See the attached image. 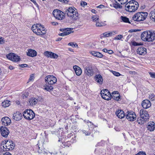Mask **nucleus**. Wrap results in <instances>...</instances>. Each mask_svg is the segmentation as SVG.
I'll list each match as a JSON object with an SVG mask.
<instances>
[{"mask_svg": "<svg viewBox=\"0 0 155 155\" xmlns=\"http://www.w3.org/2000/svg\"><path fill=\"white\" fill-rule=\"evenodd\" d=\"M150 31L151 33L150 35L149 36H150V38L151 39V40H150V41H148V42H152L155 40V31L152 30Z\"/></svg>", "mask_w": 155, "mask_h": 155, "instance_id": "28", "label": "nucleus"}, {"mask_svg": "<svg viewBox=\"0 0 155 155\" xmlns=\"http://www.w3.org/2000/svg\"><path fill=\"white\" fill-rule=\"evenodd\" d=\"M104 6L103 5H101L97 6V8H103L104 7Z\"/></svg>", "mask_w": 155, "mask_h": 155, "instance_id": "57", "label": "nucleus"}, {"mask_svg": "<svg viewBox=\"0 0 155 155\" xmlns=\"http://www.w3.org/2000/svg\"><path fill=\"white\" fill-rule=\"evenodd\" d=\"M51 84H46L44 86V89L48 91H50L53 89V87L51 85Z\"/></svg>", "mask_w": 155, "mask_h": 155, "instance_id": "29", "label": "nucleus"}, {"mask_svg": "<svg viewBox=\"0 0 155 155\" xmlns=\"http://www.w3.org/2000/svg\"><path fill=\"white\" fill-rule=\"evenodd\" d=\"M147 49L145 48L140 47H139L137 50V53L140 55H144L147 53Z\"/></svg>", "mask_w": 155, "mask_h": 155, "instance_id": "16", "label": "nucleus"}, {"mask_svg": "<svg viewBox=\"0 0 155 155\" xmlns=\"http://www.w3.org/2000/svg\"><path fill=\"white\" fill-rule=\"evenodd\" d=\"M149 16L151 19L155 21V10L150 12Z\"/></svg>", "mask_w": 155, "mask_h": 155, "instance_id": "32", "label": "nucleus"}, {"mask_svg": "<svg viewBox=\"0 0 155 155\" xmlns=\"http://www.w3.org/2000/svg\"><path fill=\"white\" fill-rule=\"evenodd\" d=\"M127 114L126 115V118L129 121H133L135 120L136 115L135 113L132 111H127Z\"/></svg>", "mask_w": 155, "mask_h": 155, "instance_id": "12", "label": "nucleus"}, {"mask_svg": "<svg viewBox=\"0 0 155 155\" xmlns=\"http://www.w3.org/2000/svg\"><path fill=\"white\" fill-rule=\"evenodd\" d=\"M117 32L116 31H107L103 33L102 35L104 37H108L117 34Z\"/></svg>", "mask_w": 155, "mask_h": 155, "instance_id": "21", "label": "nucleus"}, {"mask_svg": "<svg viewBox=\"0 0 155 155\" xmlns=\"http://www.w3.org/2000/svg\"><path fill=\"white\" fill-rule=\"evenodd\" d=\"M90 53L93 56L97 58H101L103 56V55L99 52H96L94 51H90Z\"/></svg>", "mask_w": 155, "mask_h": 155, "instance_id": "27", "label": "nucleus"}, {"mask_svg": "<svg viewBox=\"0 0 155 155\" xmlns=\"http://www.w3.org/2000/svg\"><path fill=\"white\" fill-rule=\"evenodd\" d=\"M2 124L7 126L10 124L11 120L10 119L7 117H5L1 119Z\"/></svg>", "mask_w": 155, "mask_h": 155, "instance_id": "17", "label": "nucleus"}, {"mask_svg": "<svg viewBox=\"0 0 155 155\" xmlns=\"http://www.w3.org/2000/svg\"><path fill=\"white\" fill-rule=\"evenodd\" d=\"M91 12L93 13H96V11L94 9H92L91 10Z\"/></svg>", "mask_w": 155, "mask_h": 155, "instance_id": "61", "label": "nucleus"}, {"mask_svg": "<svg viewBox=\"0 0 155 155\" xmlns=\"http://www.w3.org/2000/svg\"><path fill=\"white\" fill-rule=\"evenodd\" d=\"M50 54H51L50 57V58H51L56 59L58 57V55L57 54L52 52H51V53H50Z\"/></svg>", "mask_w": 155, "mask_h": 155, "instance_id": "39", "label": "nucleus"}, {"mask_svg": "<svg viewBox=\"0 0 155 155\" xmlns=\"http://www.w3.org/2000/svg\"><path fill=\"white\" fill-rule=\"evenodd\" d=\"M22 117V114L19 111H17L13 114V119L16 120H19Z\"/></svg>", "mask_w": 155, "mask_h": 155, "instance_id": "19", "label": "nucleus"}, {"mask_svg": "<svg viewBox=\"0 0 155 155\" xmlns=\"http://www.w3.org/2000/svg\"><path fill=\"white\" fill-rule=\"evenodd\" d=\"M103 23L101 22H99V21L98 22H96V25L97 27H101L103 26Z\"/></svg>", "mask_w": 155, "mask_h": 155, "instance_id": "44", "label": "nucleus"}, {"mask_svg": "<svg viewBox=\"0 0 155 155\" xmlns=\"http://www.w3.org/2000/svg\"><path fill=\"white\" fill-rule=\"evenodd\" d=\"M139 7L138 3L135 1H131L126 4L125 8L126 10L130 12H135Z\"/></svg>", "mask_w": 155, "mask_h": 155, "instance_id": "3", "label": "nucleus"}, {"mask_svg": "<svg viewBox=\"0 0 155 155\" xmlns=\"http://www.w3.org/2000/svg\"><path fill=\"white\" fill-rule=\"evenodd\" d=\"M65 12H63L59 9H55L53 12V15L57 19L62 20L64 18Z\"/></svg>", "mask_w": 155, "mask_h": 155, "instance_id": "7", "label": "nucleus"}, {"mask_svg": "<svg viewBox=\"0 0 155 155\" xmlns=\"http://www.w3.org/2000/svg\"><path fill=\"white\" fill-rule=\"evenodd\" d=\"M112 73L114 75L116 76H119L120 75V74L118 72L115 71H113Z\"/></svg>", "mask_w": 155, "mask_h": 155, "instance_id": "47", "label": "nucleus"}, {"mask_svg": "<svg viewBox=\"0 0 155 155\" xmlns=\"http://www.w3.org/2000/svg\"><path fill=\"white\" fill-rule=\"evenodd\" d=\"M149 74L150 76L152 78H155V73H152L150 72L149 73Z\"/></svg>", "mask_w": 155, "mask_h": 155, "instance_id": "53", "label": "nucleus"}, {"mask_svg": "<svg viewBox=\"0 0 155 155\" xmlns=\"http://www.w3.org/2000/svg\"><path fill=\"white\" fill-rule=\"evenodd\" d=\"M14 56L15 57L12 58V61L15 62H17L19 61L20 58L19 56L16 55L15 54Z\"/></svg>", "mask_w": 155, "mask_h": 155, "instance_id": "37", "label": "nucleus"}, {"mask_svg": "<svg viewBox=\"0 0 155 155\" xmlns=\"http://www.w3.org/2000/svg\"><path fill=\"white\" fill-rule=\"evenodd\" d=\"M73 68L77 75L79 76L81 74L82 70L80 67L77 65H74Z\"/></svg>", "mask_w": 155, "mask_h": 155, "instance_id": "24", "label": "nucleus"}, {"mask_svg": "<svg viewBox=\"0 0 155 155\" xmlns=\"http://www.w3.org/2000/svg\"><path fill=\"white\" fill-rule=\"evenodd\" d=\"M115 3L119 4H126L128 0H114Z\"/></svg>", "mask_w": 155, "mask_h": 155, "instance_id": "33", "label": "nucleus"}, {"mask_svg": "<svg viewBox=\"0 0 155 155\" xmlns=\"http://www.w3.org/2000/svg\"><path fill=\"white\" fill-rule=\"evenodd\" d=\"M120 19L123 22H124L131 24V22L130 21L129 19L125 16H121L120 17Z\"/></svg>", "mask_w": 155, "mask_h": 155, "instance_id": "31", "label": "nucleus"}, {"mask_svg": "<svg viewBox=\"0 0 155 155\" xmlns=\"http://www.w3.org/2000/svg\"><path fill=\"white\" fill-rule=\"evenodd\" d=\"M149 98L151 101H153L155 100V95L154 94L152 93L150 94Z\"/></svg>", "mask_w": 155, "mask_h": 155, "instance_id": "38", "label": "nucleus"}, {"mask_svg": "<svg viewBox=\"0 0 155 155\" xmlns=\"http://www.w3.org/2000/svg\"><path fill=\"white\" fill-rule=\"evenodd\" d=\"M34 79V75L33 74H31L30 78L28 80V82H30L31 81H33Z\"/></svg>", "mask_w": 155, "mask_h": 155, "instance_id": "46", "label": "nucleus"}, {"mask_svg": "<svg viewBox=\"0 0 155 155\" xmlns=\"http://www.w3.org/2000/svg\"><path fill=\"white\" fill-rule=\"evenodd\" d=\"M64 12L65 14L71 19L76 20L78 18L77 10L74 7L68 8Z\"/></svg>", "mask_w": 155, "mask_h": 155, "instance_id": "2", "label": "nucleus"}, {"mask_svg": "<svg viewBox=\"0 0 155 155\" xmlns=\"http://www.w3.org/2000/svg\"><path fill=\"white\" fill-rule=\"evenodd\" d=\"M135 155H146V154L144 152L140 151Z\"/></svg>", "mask_w": 155, "mask_h": 155, "instance_id": "48", "label": "nucleus"}, {"mask_svg": "<svg viewBox=\"0 0 155 155\" xmlns=\"http://www.w3.org/2000/svg\"><path fill=\"white\" fill-rule=\"evenodd\" d=\"M140 117L137 118V122L139 124H143L144 122L147 121L149 119V115L147 112L144 109H141L140 111Z\"/></svg>", "mask_w": 155, "mask_h": 155, "instance_id": "4", "label": "nucleus"}, {"mask_svg": "<svg viewBox=\"0 0 155 155\" xmlns=\"http://www.w3.org/2000/svg\"><path fill=\"white\" fill-rule=\"evenodd\" d=\"M116 114L120 118H123L125 116V114L123 111L118 110L116 112Z\"/></svg>", "mask_w": 155, "mask_h": 155, "instance_id": "22", "label": "nucleus"}, {"mask_svg": "<svg viewBox=\"0 0 155 155\" xmlns=\"http://www.w3.org/2000/svg\"><path fill=\"white\" fill-rule=\"evenodd\" d=\"M5 146L3 147L5 149H8V150H12L14 148L15 143L12 140L5 141Z\"/></svg>", "mask_w": 155, "mask_h": 155, "instance_id": "13", "label": "nucleus"}, {"mask_svg": "<svg viewBox=\"0 0 155 155\" xmlns=\"http://www.w3.org/2000/svg\"><path fill=\"white\" fill-rule=\"evenodd\" d=\"M123 38V36L121 35H118L117 37L114 38V39L115 40H119Z\"/></svg>", "mask_w": 155, "mask_h": 155, "instance_id": "41", "label": "nucleus"}, {"mask_svg": "<svg viewBox=\"0 0 155 155\" xmlns=\"http://www.w3.org/2000/svg\"><path fill=\"white\" fill-rule=\"evenodd\" d=\"M50 53H51V52L50 51H45L44 52V55L47 56V57H50V55L51 54H50Z\"/></svg>", "mask_w": 155, "mask_h": 155, "instance_id": "42", "label": "nucleus"}, {"mask_svg": "<svg viewBox=\"0 0 155 155\" xmlns=\"http://www.w3.org/2000/svg\"><path fill=\"white\" fill-rule=\"evenodd\" d=\"M4 155H12V154L9 152H6L3 154Z\"/></svg>", "mask_w": 155, "mask_h": 155, "instance_id": "59", "label": "nucleus"}, {"mask_svg": "<svg viewBox=\"0 0 155 155\" xmlns=\"http://www.w3.org/2000/svg\"><path fill=\"white\" fill-rule=\"evenodd\" d=\"M27 55L31 57H34L37 55L36 51L31 49H29L28 51L27 52Z\"/></svg>", "mask_w": 155, "mask_h": 155, "instance_id": "25", "label": "nucleus"}, {"mask_svg": "<svg viewBox=\"0 0 155 155\" xmlns=\"http://www.w3.org/2000/svg\"><path fill=\"white\" fill-rule=\"evenodd\" d=\"M148 13L147 12H138L135 14L132 17L131 22L133 21H143L145 20L147 16Z\"/></svg>", "mask_w": 155, "mask_h": 155, "instance_id": "5", "label": "nucleus"}, {"mask_svg": "<svg viewBox=\"0 0 155 155\" xmlns=\"http://www.w3.org/2000/svg\"><path fill=\"white\" fill-rule=\"evenodd\" d=\"M82 132L83 133L85 134V135H89L91 134L90 132H88L85 130H83Z\"/></svg>", "mask_w": 155, "mask_h": 155, "instance_id": "50", "label": "nucleus"}, {"mask_svg": "<svg viewBox=\"0 0 155 155\" xmlns=\"http://www.w3.org/2000/svg\"><path fill=\"white\" fill-rule=\"evenodd\" d=\"M43 99L41 97H33L31 98L29 101L30 105L33 106L36 104L38 102H41Z\"/></svg>", "mask_w": 155, "mask_h": 155, "instance_id": "11", "label": "nucleus"}, {"mask_svg": "<svg viewBox=\"0 0 155 155\" xmlns=\"http://www.w3.org/2000/svg\"><path fill=\"white\" fill-rule=\"evenodd\" d=\"M10 101L8 100H4L2 103V105L4 107H8L10 104Z\"/></svg>", "mask_w": 155, "mask_h": 155, "instance_id": "30", "label": "nucleus"}, {"mask_svg": "<svg viewBox=\"0 0 155 155\" xmlns=\"http://www.w3.org/2000/svg\"><path fill=\"white\" fill-rule=\"evenodd\" d=\"M95 81L98 84H102L103 82V79L100 74H97L95 77Z\"/></svg>", "mask_w": 155, "mask_h": 155, "instance_id": "20", "label": "nucleus"}, {"mask_svg": "<svg viewBox=\"0 0 155 155\" xmlns=\"http://www.w3.org/2000/svg\"><path fill=\"white\" fill-rule=\"evenodd\" d=\"M141 105L143 108L147 109L151 106V103L149 100H145L142 101Z\"/></svg>", "mask_w": 155, "mask_h": 155, "instance_id": "18", "label": "nucleus"}, {"mask_svg": "<svg viewBox=\"0 0 155 155\" xmlns=\"http://www.w3.org/2000/svg\"><path fill=\"white\" fill-rule=\"evenodd\" d=\"M91 19L93 21H95V22L99 21V16L97 15H93Z\"/></svg>", "mask_w": 155, "mask_h": 155, "instance_id": "34", "label": "nucleus"}, {"mask_svg": "<svg viewBox=\"0 0 155 155\" xmlns=\"http://www.w3.org/2000/svg\"><path fill=\"white\" fill-rule=\"evenodd\" d=\"M58 1L64 2L65 4H67L69 2V0H58Z\"/></svg>", "mask_w": 155, "mask_h": 155, "instance_id": "52", "label": "nucleus"}, {"mask_svg": "<svg viewBox=\"0 0 155 155\" xmlns=\"http://www.w3.org/2000/svg\"><path fill=\"white\" fill-rule=\"evenodd\" d=\"M147 129L151 131H153L155 128V124L153 122H150L148 123Z\"/></svg>", "mask_w": 155, "mask_h": 155, "instance_id": "26", "label": "nucleus"}, {"mask_svg": "<svg viewBox=\"0 0 155 155\" xmlns=\"http://www.w3.org/2000/svg\"><path fill=\"white\" fill-rule=\"evenodd\" d=\"M132 44L134 46H138L139 45H140V44H138L135 41L133 42Z\"/></svg>", "mask_w": 155, "mask_h": 155, "instance_id": "55", "label": "nucleus"}, {"mask_svg": "<svg viewBox=\"0 0 155 155\" xmlns=\"http://www.w3.org/2000/svg\"><path fill=\"white\" fill-rule=\"evenodd\" d=\"M9 69H10V70H12L14 69L13 67L11 66H9Z\"/></svg>", "mask_w": 155, "mask_h": 155, "instance_id": "63", "label": "nucleus"}, {"mask_svg": "<svg viewBox=\"0 0 155 155\" xmlns=\"http://www.w3.org/2000/svg\"><path fill=\"white\" fill-rule=\"evenodd\" d=\"M120 5V4H119L116 3L113 4V7L116 8H122V6H121Z\"/></svg>", "mask_w": 155, "mask_h": 155, "instance_id": "40", "label": "nucleus"}, {"mask_svg": "<svg viewBox=\"0 0 155 155\" xmlns=\"http://www.w3.org/2000/svg\"><path fill=\"white\" fill-rule=\"evenodd\" d=\"M23 116L26 119L28 120L32 119L35 116V114L31 109L26 110L23 113Z\"/></svg>", "mask_w": 155, "mask_h": 155, "instance_id": "6", "label": "nucleus"}, {"mask_svg": "<svg viewBox=\"0 0 155 155\" xmlns=\"http://www.w3.org/2000/svg\"><path fill=\"white\" fill-rule=\"evenodd\" d=\"M2 74V71L1 69L0 68V75Z\"/></svg>", "mask_w": 155, "mask_h": 155, "instance_id": "64", "label": "nucleus"}, {"mask_svg": "<svg viewBox=\"0 0 155 155\" xmlns=\"http://www.w3.org/2000/svg\"><path fill=\"white\" fill-rule=\"evenodd\" d=\"M112 96H111L112 98L116 101H118L120 99V94L117 91H113L112 93Z\"/></svg>", "mask_w": 155, "mask_h": 155, "instance_id": "23", "label": "nucleus"}, {"mask_svg": "<svg viewBox=\"0 0 155 155\" xmlns=\"http://www.w3.org/2000/svg\"><path fill=\"white\" fill-rule=\"evenodd\" d=\"M51 24L53 25H58V23L56 22H51Z\"/></svg>", "mask_w": 155, "mask_h": 155, "instance_id": "56", "label": "nucleus"}, {"mask_svg": "<svg viewBox=\"0 0 155 155\" xmlns=\"http://www.w3.org/2000/svg\"><path fill=\"white\" fill-rule=\"evenodd\" d=\"M5 41L2 37H0V44H2L5 43Z\"/></svg>", "mask_w": 155, "mask_h": 155, "instance_id": "49", "label": "nucleus"}, {"mask_svg": "<svg viewBox=\"0 0 155 155\" xmlns=\"http://www.w3.org/2000/svg\"><path fill=\"white\" fill-rule=\"evenodd\" d=\"M45 82L49 84H53L57 82V79L53 75H48L45 78Z\"/></svg>", "mask_w": 155, "mask_h": 155, "instance_id": "9", "label": "nucleus"}, {"mask_svg": "<svg viewBox=\"0 0 155 155\" xmlns=\"http://www.w3.org/2000/svg\"><path fill=\"white\" fill-rule=\"evenodd\" d=\"M72 32V31H65L62 33H59V35L62 36H64L71 34Z\"/></svg>", "mask_w": 155, "mask_h": 155, "instance_id": "35", "label": "nucleus"}, {"mask_svg": "<svg viewBox=\"0 0 155 155\" xmlns=\"http://www.w3.org/2000/svg\"><path fill=\"white\" fill-rule=\"evenodd\" d=\"M84 74L86 76L91 77L93 75L94 72L91 67L86 66L84 68Z\"/></svg>", "mask_w": 155, "mask_h": 155, "instance_id": "14", "label": "nucleus"}, {"mask_svg": "<svg viewBox=\"0 0 155 155\" xmlns=\"http://www.w3.org/2000/svg\"><path fill=\"white\" fill-rule=\"evenodd\" d=\"M14 54L10 53L6 55V57L8 59L12 61L13 57H15L14 56Z\"/></svg>", "mask_w": 155, "mask_h": 155, "instance_id": "36", "label": "nucleus"}, {"mask_svg": "<svg viewBox=\"0 0 155 155\" xmlns=\"http://www.w3.org/2000/svg\"><path fill=\"white\" fill-rule=\"evenodd\" d=\"M151 31H143L141 35V37L142 40L144 41H150L151 39L150 38L149 35L151 34Z\"/></svg>", "mask_w": 155, "mask_h": 155, "instance_id": "10", "label": "nucleus"}, {"mask_svg": "<svg viewBox=\"0 0 155 155\" xmlns=\"http://www.w3.org/2000/svg\"><path fill=\"white\" fill-rule=\"evenodd\" d=\"M102 97L106 100H109L111 98V95L109 91L107 89H103L101 92Z\"/></svg>", "mask_w": 155, "mask_h": 155, "instance_id": "8", "label": "nucleus"}, {"mask_svg": "<svg viewBox=\"0 0 155 155\" xmlns=\"http://www.w3.org/2000/svg\"><path fill=\"white\" fill-rule=\"evenodd\" d=\"M107 52L110 54H111L113 53V51L112 50H109Z\"/></svg>", "mask_w": 155, "mask_h": 155, "instance_id": "58", "label": "nucleus"}, {"mask_svg": "<svg viewBox=\"0 0 155 155\" xmlns=\"http://www.w3.org/2000/svg\"><path fill=\"white\" fill-rule=\"evenodd\" d=\"M62 39V38H59L56 40V41H60Z\"/></svg>", "mask_w": 155, "mask_h": 155, "instance_id": "62", "label": "nucleus"}, {"mask_svg": "<svg viewBox=\"0 0 155 155\" xmlns=\"http://www.w3.org/2000/svg\"><path fill=\"white\" fill-rule=\"evenodd\" d=\"M19 65L21 67V68H25L27 66V65L25 64H20Z\"/></svg>", "mask_w": 155, "mask_h": 155, "instance_id": "54", "label": "nucleus"}, {"mask_svg": "<svg viewBox=\"0 0 155 155\" xmlns=\"http://www.w3.org/2000/svg\"><path fill=\"white\" fill-rule=\"evenodd\" d=\"M70 28H61L60 29V31L62 32L68 31H70Z\"/></svg>", "mask_w": 155, "mask_h": 155, "instance_id": "45", "label": "nucleus"}, {"mask_svg": "<svg viewBox=\"0 0 155 155\" xmlns=\"http://www.w3.org/2000/svg\"><path fill=\"white\" fill-rule=\"evenodd\" d=\"M0 130L2 136L5 137H8L9 133L8 129L5 127H0Z\"/></svg>", "mask_w": 155, "mask_h": 155, "instance_id": "15", "label": "nucleus"}, {"mask_svg": "<svg viewBox=\"0 0 155 155\" xmlns=\"http://www.w3.org/2000/svg\"><path fill=\"white\" fill-rule=\"evenodd\" d=\"M33 32L38 35H43L46 33L47 30L43 25L40 24L34 25L31 27Z\"/></svg>", "mask_w": 155, "mask_h": 155, "instance_id": "1", "label": "nucleus"}, {"mask_svg": "<svg viewBox=\"0 0 155 155\" xmlns=\"http://www.w3.org/2000/svg\"><path fill=\"white\" fill-rule=\"evenodd\" d=\"M87 5V3L85 2H81V6L84 7Z\"/></svg>", "mask_w": 155, "mask_h": 155, "instance_id": "51", "label": "nucleus"}, {"mask_svg": "<svg viewBox=\"0 0 155 155\" xmlns=\"http://www.w3.org/2000/svg\"><path fill=\"white\" fill-rule=\"evenodd\" d=\"M103 51L105 52H107L108 50L106 48H104L103 49Z\"/></svg>", "mask_w": 155, "mask_h": 155, "instance_id": "60", "label": "nucleus"}, {"mask_svg": "<svg viewBox=\"0 0 155 155\" xmlns=\"http://www.w3.org/2000/svg\"><path fill=\"white\" fill-rule=\"evenodd\" d=\"M68 45L71 46L73 47H75L78 46V45L76 44H74L73 42H70L68 44Z\"/></svg>", "mask_w": 155, "mask_h": 155, "instance_id": "43", "label": "nucleus"}]
</instances>
